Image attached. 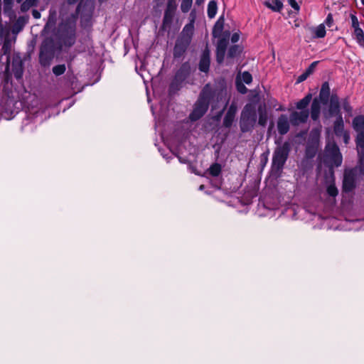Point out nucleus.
Here are the masks:
<instances>
[{
  "label": "nucleus",
  "instance_id": "nucleus-1",
  "mask_svg": "<svg viewBox=\"0 0 364 364\" xmlns=\"http://www.w3.org/2000/svg\"><path fill=\"white\" fill-rule=\"evenodd\" d=\"M210 95L211 88L210 85H207L203 89L200 95V98L196 104L193 111L190 114V118L191 120H197L205 114L208 109V104Z\"/></svg>",
  "mask_w": 364,
  "mask_h": 364
},
{
  "label": "nucleus",
  "instance_id": "nucleus-2",
  "mask_svg": "<svg viewBox=\"0 0 364 364\" xmlns=\"http://www.w3.org/2000/svg\"><path fill=\"white\" fill-rule=\"evenodd\" d=\"M257 119L256 108L253 104L247 105L241 114L240 128L242 132H247L255 123Z\"/></svg>",
  "mask_w": 364,
  "mask_h": 364
},
{
  "label": "nucleus",
  "instance_id": "nucleus-3",
  "mask_svg": "<svg viewBox=\"0 0 364 364\" xmlns=\"http://www.w3.org/2000/svg\"><path fill=\"white\" fill-rule=\"evenodd\" d=\"M289 152V144L288 142L284 143L275 149L272 159V166L274 168L279 171L283 168L288 158Z\"/></svg>",
  "mask_w": 364,
  "mask_h": 364
},
{
  "label": "nucleus",
  "instance_id": "nucleus-4",
  "mask_svg": "<svg viewBox=\"0 0 364 364\" xmlns=\"http://www.w3.org/2000/svg\"><path fill=\"white\" fill-rule=\"evenodd\" d=\"M325 155L331 166H339L342 163V156L334 143H328L326 146Z\"/></svg>",
  "mask_w": 364,
  "mask_h": 364
},
{
  "label": "nucleus",
  "instance_id": "nucleus-5",
  "mask_svg": "<svg viewBox=\"0 0 364 364\" xmlns=\"http://www.w3.org/2000/svg\"><path fill=\"white\" fill-rule=\"evenodd\" d=\"M356 146L359 157V170L360 173L364 175V131L358 133Z\"/></svg>",
  "mask_w": 364,
  "mask_h": 364
},
{
  "label": "nucleus",
  "instance_id": "nucleus-6",
  "mask_svg": "<svg viewBox=\"0 0 364 364\" xmlns=\"http://www.w3.org/2000/svg\"><path fill=\"white\" fill-rule=\"evenodd\" d=\"M357 168L346 170L343 178V188L347 191H351L355 186V175L357 173Z\"/></svg>",
  "mask_w": 364,
  "mask_h": 364
},
{
  "label": "nucleus",
  "instance_id": "nucleus-7",
  "mask_svg": "<svg viewBox=\"0 0 364 364\" xmlns=\"http://www.w3.org/2000/svg\"><path fill=\"white\" fill-rule=\"evenodd\" d=\"M309 117V112L307 110H301L300 112H294L290 116V121L294 125L305 122Z\"/></svg>",
  "mask_w": 364,
  "mask_h": 364
},
{
  "label": "nucleus",
  "instance_id": "nucleus-8",
  "mask_svg": "<svg viewBox=\"0 0 364 364\" xmlns=\"http://www.w3.org/2000/svg\"><path fill=\"white\" fill-rule=\"evenodd\" d=\"M191 20L189 23L186 24L183 31H182V36H183V40L186 41V43H189L193 33L194 30V19L195 16L193 12L191 14Z\"/></svg>",
  "mask_w": 364,
  "mask_h": 364
},
{
  "label": "nucleus",
  "instance_id": "nucleus-9",
  "mask_svg": "<svg viewBox=\"0 0 364 364\" xmlns=\"http://www.w3.org/2000/svg\"><path fill=\"white\" fill-rule=\"evenodd\" d=\"M228 38H223L220 39L217 44V60L219 63H222L228 46Z\"/></svg>",
  "mask_w": 364,
  "mask_h": 364
},
{
  "label": "nucleus",
  "instance_id": "nucleus-10",
  "mask_svg": "<svg viewBox=\"0 0 364 364\" xmlns=\"http://www.w3.org/2000/svg\"><path fill=\"white\" fill-rule=\"evenodd\" d=\"M277 129L280 134L283 135L289 129V119L286 115H281L277 121Z\"/></svg>",
  "mask_w": 364,
  "mask_h": 364
},
{
  "label": "nucleus",
  "instance_id": "nucleus-11",
  "mask_svg": "<svg viewBox=\"0 0 364 364\" xmlns=\"http://www.w3.org/2000/svg\"><path fill=\"white\" fill-rule=\"evenodd\" d=\"M12 70L16 78L20 79L23 75L22 62L20 57L16 56L13 58Z\"/></svg>",
  "mask_w": 364,
  "mask_h": 364
},
{
  "label": "nucleus",
  "instance_id": "nucleus-12",
  "mask_svg": "<svg viewBox=\"0 0 364 364\" xmlns=\"http://www.w3.org/2000/svg\"><path fill=\"white\" fill-rule=\"evenodd\" d=\"M210 66V52L205 49L201 56L199 68L203 72H207Z\"/></svg>",
  "mask_w": 364,
  "mask_h": 364
},
{
  "label": "nucleus",
  "instance_id": "nucleus-13",
  "mask_svg": "<svg viewBox=\"0 0 364 364\" xmlns=\"http://www.w3.org/2000/svg\"><path fill=\"white\" fill-rule=\"evenodd\" d=\"M3 1L4 14L9 18L10 21H13L16 18V13L12 9L13 0H3Z\"/></svg>",
  "mask_w": 364,
  "mask_h": 364
},
{
  "label": "nucleus",
  "instance_id": "nucleus-14",
  "mask_svg": "<svg viewBox=\"0 0 364 364\" xmlns=\"http://www.w3.org/2000/svg\"><path fill=\"white\" fill-rule=\"evenodd\" d=\"M188 43H186V41H185V40L178 41L174 47V50H173L174 57L181 56L186 51Z\"/></svg>",
  "mask_w": 364,
  "mask_h": 364
},
{
  "label": "nucleus",
  "instance_id": "nucleus-15",
  "mask_svg": "<svg viewBox=\"0 0 364 364\" xmlns=\"http://www.w3.org/2000/svg\"><path fill=\"white\" fill-rule=\"evenodd\" d=\"M27 22V18L24 16L19 17L13 26L11 32L14 35L16 36L22 31L24 26Z\"/></svg>",
  "mask_w": 364,
  "mask_h": 364
},
{
  "label": "nucleus",
  "instance_id": "nucleus-16",
  "mask_svg": "<svg viewBox=\"0 0 364 364\" xmlns=\"http://www.w3.org/2000/svg\"><path fill=\"white\" fill-rule=\"evenodd\" d=\"M57 21V12L55 10H50L49 16L48 18V21L45 26L44 29L46 31H50L55 27V25Z\"/></svg>",
  "mask_w": 364,
  "mask_h": 364
},
{
  "label": "nucleus",
  "instance_id": "nucleus-17",
  "mask_svg": "<svg viewBox=\"0 0 364 364\" xmlns=\"http://www.w3.org/2000/svg\"><path fill=\"white\" fill-rule=\"evenodd\" d=\"M330 115H337L339 113V102L337 96H331L329 105Z\"/></svg>",
  "mask_w": 364,
  "mask_h": 364
},
{
  "label": "nucleus",
  "instance_id": "nucleus-18",
  "mask_svg": "<svg viewBox=\"0 0 364 364\" xmlns=\"http://www.w3.org/2000/svg\"><path fill=\"white\" fill-rule=\"evenodd\" d=\"M352 126L355 131L358 133L364 131V116H356L352 122Z\"/></svg>",
  "mask_w": 364,
  "mask_h": 364
},
{
  "label": "nucleus",
  "instance_id": "nucleus-19",
  "mask_svg": "<svg viewBox=\"0 0 364 364\" xmlns=\"http://www.w3.org/2000/svg\"><path fill=\"white\" fill-rule=\"evenodd\" d=\"M12 46V41L9 38H6L2 50L4 55H9L10 54ZM10 66V62H9V56H7L6 60V70H8L9 69Z\"/></svg>",
  "mask_w": 364,
  "mask_h": 364
},
{
  "label": "nucleus",
  "instance_id": "nucleus-20",
  "mask_svg": "<svg viewBox=\"0 0 364 364\" xmlns=\"http://www.w3.org/2000/svg\"><path fill=\"white\" fill-rule=\"evenodd\" d=\"M264 4L273 11H280L283 7V4L280 0H267Z\"/></svg>",
  "mask_w": 364,
  "mask_h": 364
},
{
  "label": "nucleus",
  "instance_id": "nucleus-21",
  "mask_svg": "<svg viewBox=\"0 0 364 364\" xmlns=\"http://www.w3.org/2000/svg\"><path fill=\"white\" fill-rule=\"evenodd\" d=\"M321 105L317 99H314L311 108V117L312 119L317 120L320 114Z\"/></svg>",
  "mask_w": 364,
  "mask_h": 364
},
{
  "label": "nucleus",
  "instance_id": "nucleus-22",
  "mask_svg": "<svg viewBox=\"0 0 364 364\" xmlns=\"http://www.w3.org/2000/svg\"><path fill=\"white\" fill-rule=\"evenodd\" d=\"M330 94L329 85L327 82H324L321 88L319 98L323 103H326Z\"/></svg>",
  "mask_w": 364,
  "mask_h": 364
},
{
  "label": "nucleus",
  "instance_id": "nucleus-23",
  "mask_svg": "<svg viewBox=\"0 0 364 364\" xmlns=\"http://www.w3.org/2000/svg\"><path fill=\"white\" fill-rule=\"evenodd\" d=\"M353 36L357 43L360 46H364V33L360 27H357L353 29Z\"/></svg>",
  "mask_w": 364,
  "mask_h": 364
},
{
  "label": "nucleus",
  "instance_id": "nucleus-24",
  "mask_svg": "<svg viewBox=\"0 0 364 364\" xmlns=\"http://www.w3.org/2000/svg\"><path fill=\"white\" fill-rule=\"evenodd\" d=\"M235 109L233 106H230V109L227 112L226 116L224 118V125L227 127H230L232 124V122L234 119Z\"/></svg>",
  "mask_w": 364,
  "mask_h": 364
},
{
  "label": "nucleus",
  "instance_id": "nucleus-25",
  "mask_svg": "<svg viewBox=\"0 0 364 364\" xmlns=\"http://www.w3.org/2000/svg\"><path fill=\"white\" fill-rule=\"evenodd\" d=\"M218 11L217 2L215 0L209 1L208 4V16L210 18L215 16Z\"/></svg>",
  "mask_w": 364,
  "mask_h": 364
},
{
  "label": "nucleus",
  "instance_id": "nucleus-26",
  "mask_svg": "<svg viewBox=\"0 0 364 364\" xmlns=\"http://www.w3.org/2000/svg\"><path fill=\"white\" fill-rule=\"evenodd\" d=\"M313 33L315 38H321L326 36V28L323 23L319 24L313 28Z\"/></svg>",
  "mask_w": 364,
  "mask_h": 364
},
{
  "label": "nucleus",
  "instance_id": "nucleus-27",
  "mask_svg": "<svg viewBox=\"0 0 364 364\" xmlns=\"http://www.w3.org/2000/svg\"><path fill=\"white\" fill-rule=\"evenodd\" d=\"M311 100V95L309 94L296 104V108L301 110L304 109L309 105Z\"/></svg>",
  "mask_w": 364,
  "mask_h": 364
},
{
  "label": "nucleus",
  "instance_id": "nucleus-28",
  "mask_svg": "<svg viewBox=\"0 0 364 364\" xmlns=\"http://www.w3.org/2000/svg\"><path fill=\"white\" fill-rule=\"evenodd\" d=\"M37 1V0H26L21 4V10L23 12L28 11L30 8L36 6Z\"/></svg>",
  "mask_w": 364,
  "mask_h": 364
},
{
  "label": "nucleus",
  "instance_id": "nucleus-29",
  "mask_svg": "<svg viewBox=\"0 0 364 364\" xmlns=\"http://www.w3.org/2000/svg\"><path fill=\"white\" fill-rule=\"evenodd\" d=\"M208 171L213 176H218L221 172V166L218 164H214L209 168Z\"/></svg>",
  "mask_w": 364,
  "mask_h": 364
},
{
  "label": "nucleus",
  "instance_id": "nucleus-30",
  "mask_svg": "<svg viewBox=\"0 0 364 364\" xmlns=\"http://www.w3.org/2000/svg\"><path fill=\"white\" fill-rule=\"evenodd\" d=\"M239 79H241V80L246 84H250L252 82V77L248 72H244L240 75L237 76V80L238 81Z\"/></svg>",
  "mask_w": 364,
  "mask_h": 364
},
{
  "label": "nucleus",
  "instance_id": "nucleus-31",
  "mask_svg": "<svg viewBox=\"0 0 364 364\" xmlns=\"http://www.w3.org/2000/svg\"><path fill=\"white\" fill-rule=\"evenodd\" d=\"M334 131L336 134H339L341 132H343V122L341 117L339 119L336 120L335 122Z\"/></svg>",
  "mask_w": 364,
  "mask_h": 364
},
{
  "label": "nucleus",
  "instance_id": "nucleus-32",
  "mask_svg": "<svg viewBox=\"0 0 364 364\" xmlns=\"http://www.w3.org/2000/svg\"><path fill=\"white\" fill-rule=\"evenodd\" d=\"M192 1L193 0H182L181 9L183 13H186L190 10L192 6Z\"/></svg>",
  "mask_w": 364,
  "mask_h": 364
},
{
  "label": "nucleus",
  "instance_id": "nucleus-33",
  "mask_svg": "<svg viewBox=\"0 0 364 364\" xmlns=\"http://www.w3.org/2000/svg\"><path fill=\"white\" fill-rule=\"evenodd\" d=\"M240 51L241 50L238 46H233L230 48L228 55L230 58H234L237 56L240 53Z\"/></svg>",
  "mask_w": 364,
  "mask_h": 364
},
{
  "label": "nucleus",
  "instance_id": "nucleus-34",
  "mask_svg": "<svg viewBox=\"0 0 364 364\" xmlns=\"http://www.w3.org/2000/svg\"><path fill=\"white\" fill-rule=\"evenodd\" d=\"M65 71V65H58L53 68V72L55 75H60L63 74Z\"/></svg>",
  "mask_w": 364,
  "mask_h": 364
},
{
  "label": "nucleus",
  "instance_id": "nucleus-35",
  "mask_svg": "<svg viewBox=\"0 0 364 364\" xmlns=\"http://www.w3.org/2000/svg\"><path fill=\"white\" fill-rule=\"evenodd\" d=\"M175 7H176V5H175L174 2L172 0H169L168 3V6H167V9L165 13L166 17L171 15V12L173 11V10L175 9Z\"/></svg>",
  "mask_w": 364,
  "mask_h": 364
},
{
  "label": "nucleus",
  "instance_id": "nucleus-36",
  "mask_svg": "<svg viewBox=\"0 0 364 364\" xmlns=\"http://www.w3.org/2000/svg\"><path fill=\"white\" fill-rule=\"evenodd\" d=\"M327 193L331 196H336L338 194V190L334 185H329L327 188Z\"/></svg>",
  "mask_w": 364,
  "mask_h": 364
},
{
  "label": "nucleus",
  "instance_id": "nucleus-37",
  "mask_svg": "<svg viewBox=\"0 0 364 364\" xmlns=\"http://www.w3.org/2000/svg\"><path fill=\"white\" fill-rule=\"evenodd\" d=\"M310 74H311V68H309L307 69V70H306L304 73H303V74H301L300 76H299V77H298V79H297V82H303L304 80H305L308 77V76H309Z\"/></svg>",
  "mask_w": 364,
  "mask_h": 364
},
{
  "label": "nucleus",
  "instance_id": "nucleus-38",
  "mask_svg": "<svg viewBox=\"0 0 364 364\" xmlns=\"http://www.w3.org/2000/svg\"><path fill=\"white\" fill-rule=\"evenodd\" d=\"M333 23V15L331 14H328L325 21H324V26L326 25L328 28L332 27Z\"/></svg>",
  "mask_w": 364,
  "mask_h": 364
},
{
  "label": "nucleus",
  "instance_id": "nucleus-39",
  "mask_svg": "<svg viewBox=\"0 0 364 364\" xmlns=\"http://www.w3.org/2000/svg\"><path fill=\"white\" fill-rule=\"evenodd\" d=\"M351 22H352V27L353 28V29L357 27H360L358 18L355 16H354V15L351 16Z\"/></svg>",
  "mask_w": 364,
  "mask_h": 364
},
{
  "label": "nucleus",
  "instance_id": "nucleus-40",
  "mask_svg": "<svg viewBox=\"0 0 364 364\" xmlns=\"http://www.w3.org/2000/svg\"><path fill=\"white\" fill-rule=\"evenodd\" d=\"M237 90L241 93H245L247 92V88L245 87V86L243 84H242L241 82H239L237 80Z\"/></svg>",
  "mask_w": 364,
  "mask_h": 364
},
{
  "label": "nucleus",
  "instance_id": "nucleus-41",
  "mask_svg": "<svg viewBox=\"0 0 364 364\" xmlns=\"http://www.w3.org/2000/svg\"><path fill=\"white\" fill-rule=\"evenodd\" d=\"M342 106H343V109H344L346 112H348V113L351 112V111H352V107H351V106L350 105V104L348 103V102L347 100H345V101L343 102Z\"/></svg>",
  "mask_w": 364,
  "mask_h": 364
},
{
  "label": "nucleus",
  "instance_id": "nucleus-42",
  "mask_svg": "<svg viewBox=\"0 0 364 364\" xmlns=\"http://www.w3.org/2000/svg\"><path fill=\"white\" fill-rule=\"evenodd\" d=\"M288 3L296 11L299 10V6L296 1V0H288Z\"/></svg>",
  "mask_w": 364,
  "mask_h": 364
},
{
  "label": "nucleus",
  "instance_id": "nucleus-43",
  "mask_svg": "<svg viewBox=\"0 0 364 364\" xmlns=\"http://www.w3.org/2000/svg\"><path fill=\"white\" fill-rule=\"evenodd\" d=\"M240 39V36L238 33H233L232 37H231V41L232 43H237Z\"/></svg>",
  "mask_w": 364,
  "mask_h": 364
},
{
  "label": "nucleus",
  "instance_id": "nucleus-44",
  "mask_svg": "<svg viewBox=\"0 0 364 364\" xmlns=\"http://www.w3.org/2000/svg\"><path fill=\"white\" fill-rule=\"evenodd\" d=\"M265 123H266V117L261 114L259 118V124L261 125H264Z\"/></svg>",
  "mask_w": 364,
  "mask_h": 364
},
{
  "label": "nucleus",
  "instance_id": "nucleus-45",
  "mask_svg": "<svg viewBox=\"0 0 364 364\" xmlns=\"http://www.w3.org/2000/svg\"><path fill=\"white\" fill-rule=\"evenodd\" d=\"M32 14H33V16L38 19V18H41V14L39 11H38L37 10H33L32 11Z\"/></svg>",
  "mask_w": 364,
  "mask_h": 364
},
{
  "label": "nucleus",
  "instance_id": "nucleus-46",
  "mask_svg": "<svg viewBox=\"0 0 364 364\" xmlns=\"http://www.w3.org/2000/svg\"><path fill=\"white\" fill-rule=\"evenodd\" d=\"M343 139H344V142L346 144H348V142L350 139V136H349V134L346 132H343Z\"/></svg>",
  "mask_w": 364,
  "mask_h": 364
},
{
  "label": "nucleus",
  "instance_id": "nucleus-47",
  "mask_svg": "<svg viewBox=\"0 0 364 364\" xmlns=\"http://www.w3.org/2000/svg\"><path fill=\"white\" fill-rule=\"evenodd\" d=\"M4 35V27L2 23L0 22V40L2 39Z\"/></svg>",
  "mask_w": 364,
  "mask_h": 364
},
{
  "label": "nucleus",
  "instance_id": "nucleus-48",
  "mask_svg": "<svg viewBox=\"0 0 364 364\" xmlns=\"http://www.w3.org/2000/svg\"><path fill=\"white\" fill-rule=\"evenodd\" d=\"M178 158L179 161H180L181 163L186 164V163L188 161V160H187V159H182V158H181V157H180V156H178Z\"/></svg>",
  "mask_w": 364,
  "mask_h": 364
},
{
  "label": "nucleus",
  "instance_id": "nucleus-49",
  "mask_svg": "<svg viewBox=\"0 0 364 364\" xmlns=\"http://www.w3.org/2000/svg\"><path fill=\"white\" fill-rule=\"evenodd\" d=\"M316 64V62L313 63L309 68H311V73L313 72V70Z\"/></svg>",
  "mask_w": 364,
  "mask_h": 364
},
{
  "label": "nucleus",
  "instance_id": "nucleus-50",
  "mask_svg": "<svg viewBox=\"0 0 364 364\" xmlns=\"http://www.w3.org/2000/svg\"><path fill=\"white\" fill-rule=\"evenodd\" d=\"M77 0H68V3L69 4H74L77 1Z\"/></svg>",
  "mask_w": 364,
  "mask_h": 364
},
{
  "label": "nucleus",
  "instance_id": "nucleus-51",
  "mask_svg": "<svg viewBox=\"0 0 364 364\" xmlns=\"http://www.w3.org/2000/svg\"><path fill=\"white\" fill-rule=\"evenodd\" d=\"M204 188V186L203 185H201L200 187H199V189L200 190H203Z\"/></svg>",
  "mask_w": 364,
  "mask_h": 364
},
{
  "label": "nucleus",
  "instance_id": "nucleus-52",
  "mask_svg": "<svg viewBox=\"0 0 364 364\" xmlns=\"http://www.w3.org/2000/svg\"><path fill=\"white\" fill-rule=\"evenodd\" d=\"M42 57H43V50H41V55H40V58H41V59H42Z\"/></svg>",
  "mask_w": 364,
  "mask_h": 364
},
{
  "label": "nucleus",
  "instance_id": "nucleus-53",
  "mask_svg": "<svg viewBox=\"0 0 364 364\" xmlns=\"http://www.w3.org/2000/svg\"><path fill=\"white\" fill-rule=\"evenodd\" d=\"M22 1H23V0H16V2H17L18 4H20V3H21V2H22Z\"/></svg>",
  "mask_w": 364,
  "mask_h": 364
},
{
  "label": "nucleus",
  "instance_id": "nucleus-54",
  "mask_svg": "<svg viewBox=\"0 0 364 364\" xmlns=\"http://www.w3.org/2000/svg\"><path fill=\"white\" fill-rule=\"evenodd\" d=\"M200 1H200V0H196V3L198 4H200Z\"/></svg>",
  "mask_w": 364,
  "mask_h": 364
},
{
  "label": "nucleus",
  "instance_id": "nucleus-55",
  "mask_svg": "<svg viewBox=\"0 0 364 364\" xmlns=\"http://www.w3.org/2000/svg\"><path fill=\"white\" fill-rule=\"evenodd\" d=\"M178 77H179V73H177V74H176V78L177 79V78H178Z\"/></svg>",
  "mask_w": 364,
  "mask_h": 364
},
{
  "label": "nucleus",
  "instance_id": "nucleus-56",
  "mask_svg": "<svg viewBox=\"0 0 364 364\" xmlns=\"http://www.w3.org/2000/svg\"><path fill=\"white\" fill-rule=\"evenodd\" d=\"M361 1V4H363V6H364V0H360Z\"/></svg>",
  "mask_w": 364,
  "mask_h": 364
}]
</instances>
